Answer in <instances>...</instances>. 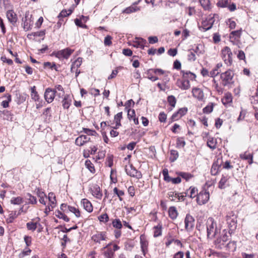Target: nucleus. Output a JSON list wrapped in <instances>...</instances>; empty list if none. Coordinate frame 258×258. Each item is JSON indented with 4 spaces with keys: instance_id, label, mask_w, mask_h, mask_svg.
Listing matches in <instances>:
<instances>
[{
    "instance_id": "1",
    "label": "nucleus",
    "mask_w": 258,
    "mask_h": 258,
    "mask_svg": "<svg viewBox=\"0 0 258 258\" xmlns=\"http://www.w3.org/2000/svg\"><path fill=\"white\" fill-rule=\"evenodd\" d=\"M234 72L231 70H228L225 72L221 74L220 79L222 85L228 86L234 83Z\"/></svg>"
},
{
    "instance_id": "2",
    "label": "nucleus",
    "mask_w": 258,
    "mask_h": 258,
    "mask_svg": "<svg viewBox=\"0 0 258 258\" xmlns=\"http://www.w3.org/2000/svg\"><path fill=\"white\" fill-rule=\"evenodd\" d=\"M221 57L225 63L230 66L232 63V53L228 46H225L221 50Z\"/></svg>"
},
{
    "instance_id": "3",
    "label": "nucleus",
    "mask_w": 258,
    "mask_h": 258,
    "mask_svg": "<svg viewBox=\"0 0 258 258\" xmlns=\"http://www.w3.org/2000/svg\"><path fill=\"white\" fill-rule=\"evenodd\" d=\"M218 19V15L217 14H210L206 19L204 20L202 23V27L205 31L210 30L213 26L215 21V18Z\"/></svg>"
},
{
    "instance_id": "4",
    "label": "nucleus",
    "mask_w": 258,
    "mask_h": 258,
    "mask_svg": "<svg viewBox=\"0 0 258 258\" xmlns=\"http://www.w3.org/2000/svg\"><path fill=\"white\" fill-rule=\"evenodd\" d=\"M207 236L208 237L210 236H214L217 231L216 223L215 222L213 218H209L207 221Z\"/></svg>"
},
{
    "instance_id": "5",
    "label": "nucleus",
    "mask_w": 258,
    "mask_h": 258,
    "mask_svg": "<svg viewBox=\"0 0 258 258\" xmlns=\"http://www.w3.org/2000/svg\"><path fill=\"white\" fill-rule=\"evenodd\" d=\"M227 223L229 228V231L233 232L237 227V216L231 213L226 217Z\"/></svg>"
},
{
    "instance_id": "6",
    "label": "nucleus",
    "mask_w": 258,
    "mask_h": 258,
    "mask_svg": "<svg viewBox=\"0 0 258 258\" xmlns=\"http://www.w3.org/2000/svg\"><path fill=\"white\" fill-rule=\"evenodd\" d=\"M73 51V50H72L69 48H67L57 52H53V55L59 59H68Z\"/></svg>"
},
{
    "instance_id": "7",
    "label": "nucleus",
    "mask_w": 258,
    "mask_h": 258,
    "mask_svg": "<svg viewBox=\"0 0 258 258\" xmlns=\"http://www.w3.org/2000/svg\"><path fill=\"white\" fill-rule=\"evenodd\" d=\"M209 192L203 190L198 194L197 198V202L200 205L205 204L209 201Z\"/></svg>"
},
{
    "instance_id": "8",
    "label": "nucleus",
    "mask_w": 258,
    "mask_h": 258,
    "mask_svg": "<svg viewBox=\"0 0 258 258\" xmlns=\"http://www.w3.org/2000/svg\"><path fill=\"white\" fill-rule=\"evenodd\" d=\"M56 93V91L55 90L50 88H46L44 95L46 101L48 103H51L54 100Z\"/></svg>"
},
{
    "instance_id": "9",
    "label": "nucleus",
    "mask_w": 258,
    "mask_h": 258,
    "mask_svg": "<svg viewBox=\"0 0 258 258\" xmlns=\"http://www.w3.org/2000/svg\"><path fill=\"white\" fill-rule=\"evenodd\" d=\"M125 171L127 175L138 179L141 178L142 176L141 172L136 170L132 165H130L128 167L126 166Z\"/></svg>"
},
{
    "instance_id": "10",
    "label": "nucleus",
    "mask_w": 258,
    "mask_h": 258,
    "mask_svg": "<svg viewBox=\"0 0 258 258\" xmlns=\"http://www.w3.org/2000/svg\"><path fill=\"white\" fill-rule=\"evenodd\" d=\"M195 219L189 214H187L185 219V228L187 230H190L192 229L194 226Z\"/></svg>"
},
{
    "instance_id": "11",
    "label": "nucleus",
    "mask_w": 258,
    "mask_h": 258,
    "mask_svg": "<svg viewBox=\"0 0 258 258\" xmlns=\"http://www.w3.org/2000/svg\"><path fill=\"white\" fill-rule=\"evenodd\" d=\"M176 84L179 88L182 90H187L190 88L189 81L187 79H178Z\"/></svg>"
},
{
    "instance_id": "12",
    "label": "nucleus",
    "mask_w": 258,
    "mask_h": 258,
    "mask_svg": "<svg viewBox=\"0 0 258 258\" xmlns=\"http://www.w3.org/2000/svg\"><path fill=\"white\" fill-rule=\"evenodd\" d=\"M107 237L105 232H97L92 236V240L96 243H100L101 240H106Z\"/></svg>"
},
{
    "instance_id": "13",
    "label": "nucleus",
    "mask_w": 258,
    "mask_h": 258,
    "mask_svg": "<svg viewBox=\"0 0 258 258\" xmlns=\"http://www.w3.org/2000/svg\"><path fill=\"white\" fill-rule=\"evenodd\" d=\"M7 17L9 21L13 25H15L17 21V15L13 10H9L7 11Z\"/></svg>"
},
{
    "instance_id": "14",
    "label": "nucleus",
    "mask_w": 258,
    "mask_h": 258,
    "mask_svg": "<svg viewBox=\"0 0 258 258\" xmlns=\"http://www.w3.org/2000/svg\"><path fill=\"white\" fill-rule=\"evenodd\" d=\"M192 93L193 96L197 98L199 100L202 101L204 99V95L202 89L199 88L192 89Z\"/></svg>"
},
{
    "instance_id": "15",
    "label": "nucleus",
    "mask_w": 258,
    "mask_h": 258,
    "mask_svg": "<svg viewBox=\"0 0 258 258\" xmlns=\"http://www.w3.org/2000/svg\"><path fill=\"white\" fill-rule=\"evenodd\" d=\"M90 140V138L86 135H81L78 137L75 141V143L77 146H83Z\"/></svg>"
},
{
    "instance_id": "16",
    "label": "nucleus",
    "mask_w": 258,
    "mask_h": 258,
    "mask_svg": "<svg viewBox=\"0 0 258 258\" xmlns=\"http://www.w3.org/2000/svg\"><path fill=\"white\" fill-rule=\"evenodd\" d=\"M72 97L70 95H65L62 101V105L64 109H69L72 104Z\"/></svg>"
},
{
    "instance_id": "17",
    "label": "nucleus",
    "mask_w": 258,
    "mask_h": 258,
    "mask_svg": "<svg viewBox=\"0 0 258 258\" xmlns=\"http://www.w3.org/2000/svg\"><path fill=\"white\" fill-rule=\"evenodd\" d=\"M228 236L226 234H224L221 237L218 238L216 242L219 245L218 246L220 248H222L223 247H224L225 242L228 240Z\"/></svg>"
},
{
    "instance_id": "18",
    "label": "nucleus",
    "mask_w": 258,
    "mask_h": 258,
    "mask_svg": "<svg viewBox=\"0 0 258 258\" xmlns=\"http://www.w3.org/2000/svg\"><path fill=\"white\" fill-rule=\"evenodd\" d=\"M81 204L83 205L84 209L88 212H91L93 211V207L91 202L86 199H84L81 201Z\"/></svg>"
},
{
    "instance_id": "19",
    "label": "nucleus",
    "mask_w": 258,
    "mask_h": 258,
    "mask_svg": "<svg viewBox=\"0 0 258 258\" xmlns=\"http://www.w3.org/2000/svg\"><path fill=\"white\" fill-rule=\"evenodd\" d=\"M31 99L35 102H39L40 98L38 92L36 91L35 86L31 87Z\"/></svg>"
},
{
    "instance_id": "20",
    "label": "nucleus",
    "mask_w": 258,
    "mask_h": 258,
    "mask_svg": "<svg viewBox=\"0 0 258 258\" xmlns=\"http://www.w3.org/2000/svg\"><path fill=\"white\" fill-rule=\"evenodd\" d=\"M110 245L111 243H109L102 248V250L107 248V250L104 252V258H114L113 251L112 249L109 248Z\"/></svg>"
},
{
    "instance_id": "21",
    "label": "nucleus",
    "mask_w": 258,
    "mask_h": 258,
    "mask_svg": "<svg viewBox=\"0 0 258 258\" xmlns=\"http://www.w3.org/2000/svg\"><path fill=\"white\" fill-rule=\"evenodd\" d=\"M92 195L96 198L100 199L102 196V193L101 192L100 188L99 186L96 185L94 186L92 188Z\"/></svg>"
},
{
    "instance_id": "22",
    "label": "nucleus",
    "mask_w": 258,
    "mask_h": 258,
    "mask_svg": "<svg viewBox=\"0 0 258 258\" xmlns=\"http://www.w3.org/2000/svg\"><path fill=\"white\" fill-rule=\"evenodd\" d=\"M222 67V63L221 62L217 63L215 68L210 72L211 77L214 78L217 76L221 72L220 69Z\"/></svg>"
},
{
    "instance_id": "23",
    "label": "nucleus",
    "mask_w": 258,
    "mask_h": 258,
    "mask_svg": "<svg viewBox=\"0 0 258 258\" xmlns=\"http://www.w3.org/2000/svg\"><path fill=\"white\" fill-rule=\"evenodd\" d=\"M140 244L143 254L145 255V251L147 249L148 241L146 240L144 236L141 235L140 236Z\"/></svg>"
},
{
    "instance_id": "24",
    "label": "nucleus",
    "mask_w": 258,
    "mask_h": 258,
    "mask_svg": "<svg viewBox=\"0 0 258 258\" xmlns=\"http://www.w3.org/2000/svg\"><path fill=\"white\" fill-rule=\"evenodd\" d=\"M217 144V139L213 137H209L207 140V146L212 150L216 149Z\"/></svg>"
},
{
    "instance_id": "25",
    "label": "nucleus",
    "mask_w": 258,
    "mask_h": 258,
    "mask_svg": "<svg viewBox=\"0 0 258 258\" xmlns=\"http://www.w3.org/2000/svg\"><path fill=\"white\" fill-rule=\"evenodd\" d=\"M222 102L224 105H227L232 102V96L230 93L225 94L224 97L222 99Z\"/></svg>"
},
{
    "instance_id": "26",
    "label": "nucleus",
    "mask_w": 258,
    "mask_h": 258,
    "mask_svg": "<svg viewBox=\"0 0 258 258\" xmlns=\"http://www.w3.org/2000/svg\"><path fill=\"white\" fill-rule=\"evenodd\" d=\"M168 214L170 218L173 220L175 219L178 216V212L175 207H170L169 208Z\"/></svg>"
},
{
    "instance_id": "27",
    "label": "nucleus",
    "mask_w": 258,
    "mask_h": 258,
    "mask_svg": "<svg viewBox=\"0 0 258 258\" xmlns=\"http://www.w3.org/2000/svg\"><path fill=\"white\" fill-rule=\"evenodd\" d=\"M82 62V58L81 57H78L74 62H73L71 71L72 72H74L75 70L77 69L81 65Z\"/></svg>"
},
{
    "instance_id": "28",
    "label": "nucleus",
    "mask_w": 258,
    "mask_h": 258,
    "mask_svg": "<svg viewBox=\"0 0 258 258\" xmlns=\"http://www.w3.org/2000/svg\"><path fill=\"white\" fill-rule=\"evenodd\" d=\"M240 157L243 160H248L249 164H251L253 162L252 155L249 153L245 152L244 154H241Z\"/></svg>"
},
{
    "instance_id": "29",
    "label": "nucleus",
    "mask_w": 258,
    "mask_h": 258,
    "mask_svg": "<svg viewBox=\"0 0 258 258\" xmlns=\"http://www.w3.org/2000/svg\"><path fill=\"white\" fill-rule=\"evenodd\" d=\"M162 226L161 223H159L157 226L154 227V236L158 237L162 234Z\"/></svg>"
},
{
    "instance_id": "30",
    "label": "nucleus",
    "mask_w": 258,
    "mask_h": 258,
    "mask_svg": "<svg viewBox=\"0 0 258 258\" xmlns=\"http://www.w3.org/2000/svg\"><path fill=\"white\" fill-rule=\"evenodd\" d=\"M183 79H190L191 80L195 79L196 76L195 74L191 73L190 72H185L182 71L181 72Z\"/></svg>"
},
{
    "instance_id": "31",
    "label": "nucleus",
    "mask_w": 258,
    "mask_h": 258,
    "mask_svg": "<svg viewBox=\"0 0 258 258\" xmlns=\"http://www.w3.org/2000/svg\"><path fill=\"white\" fill-rule=\"evenodd\" d=\"M176 174H177L178 176H180V177H182L186 181L189 180L190 178H191L193 177L192 175L188 172H177Z\"/></svg>"
},
{
    "instance_id": "32",
    "label": "nucleus",
    "mask_w": 258,
    "mask_h": 258,
    "mask_svg": "<svg viewBox=\"0 0 258 258\" xmlns=\"http://www.w3.org/2000/svg\"><path fill=\"white\" fill-rule=\"evenodd\" d=\"M228 179V178L227 176L222 175V177L219 182V187L221 189L225 188Z\"/></svg>"
},
{
    "instance_id": "33",
    "label": "nucleus",
    "mask_w": 258,
    "mask_h": 258,
    "mask_svg": "<svg viewBox=\"0 0 258 258\" xmlns=\"http://www.w3.org/2000/svg\"><path fill=\"white\" fill-rule=\"evenodd\" d=\"M139 10L140 9L138 7L135 5H133L124 10L123 13L126 14H130L139 11Z\"/></svg>"
},
{
    "instance_id": "34",
    "label": "nucleus",
    "mask_w": 258,
    "mask_h": 258,
    "mask_svg": "<svg viewBox=\"0 0 258 258\" xmlns=\"http://www.w3.org/2000/svg\"><path fill=\"white\" fill-rule=\"evenodd\" d=\"M228 250L231 251H234L236 249V244L234 241H230L227 244H225V246Z\"/></svg>"
},
{
    "instance_id": "35",
    "label": "nucleus",
    "mask_w": 258,
    "mask_h": 258,
    "mask_svg": "<svg viewBox=\"0 0 258 258\" xmlns=\"http://www.w3.org/2000/svg\"><path fill=\"white\" fill-rule=\"evenodd\" d=\"M231 0H220L217 3V5L219 7L226 8L228 7V5L230 4Z\"/></svg>"
},
{
    "instance_id": "36",
    "label": "nucleus",
    "mask_w": 258,
    "mask_h": 258,
    "mask_svg": "<svg viewBox=\"0 0 258 258\" xmlns=\"http://www.w3.org/2000/svg\"><path fill=\"white\" fill-rule=\"evenodd\" d=\"M220 168V166L218 164L216 163H213L211 169V174L214 175H216L218 173Z\"/></svg>"
},
{
    "instance_id": "37",
    "label": "nucleus",
    "mask_w": 258,
    "mask_h": 258,
    "mask_svg": "<svg viewBox=\"0 0 258 258\" xmlns=\"http://www.w3.org/2000/svg\"><path fill=\"white\" fill-rule=\"evenodd\" d=\"M37 222H29L26 224V227L28 230L34 231L37 227Z\"/></svg>"
},
{
    "instance_id": "38",
    "label": "nucleus",
    "mask_w": 258,
    "mask_h": 258,
    "mask_svg": "<svg viewBox=\"0 0 258 258\" xmlns=\"http://www.w3.org/2000/svg\"><path fill=\"white\" fill-rule=\"evenodd\" d=\"M85 166L91 173L95 172V168L93 163L90 160H86L85 163Z\"/></svg>"
},
{
    "instance_id": "39",
    "label": "nucleus",
    "mask_w": 258,
    "mask_h": 258,
    "mask_svg": "<svg viewBox=\"0 0 258 258\" xmlns=\"http://www.w3.org/2000/svg\"><path fill=\"white\" fill-rule=\"evenodd\" d=\"M241 34L240 30L233 31L230 34V38H234V40L239 38Z\"/></svg>"
},
{
    "instance_id": "40",
    "label": "nucleus",
    "mask_w": 258,
    "mask_h": 258,
    "mask_svg": "<svg viewBox=\"0 0 258 258\" xmlns=\"http://www.w3.org/2000/svg\"><path fill=\"white\" fill-rule=\"evenodd\" d=\"M202 7L206 10L210 8V0H199Z\"/></svg>"
},
{
    "instance_id": "41",
    "label": "nucleus",
    "mask_w": 258,
    "mask_h": 258,
    "mask_svg": "<svg viewBox=\"0 0 258 258\" xmlns=\"http://www.w3.org/2000/svg\"><path fill=\"white\" fill-rule=\"evenodd\" d=\"M11 203L14 205H20L23 203V198L20 197H13L11 200Z\"/></svg>"
},
{
    "instance_id": "42",
    "label": "nucleus",
    "mask_w": 258,
    "mask_h": 258,
    "mask_svg": "<svg viewBox=\"0 0 258 258\" xmlns=\"http://www.w3.org/2000/svg\"><path fill=\"white\" fill-rule=\"evenodd\" d=\"M189 190L190 191L189 197L190 198H194L195 197H198V189L195 187H190L189 188Z\"/></svg>"
},
{
    "instance_id": "43",
    "label": "nucleus",
    "mask_w": 258,
    "mask_h": 258,
    "mask_svg": "<svg viewBox=\"0 0 258 258\" xmlns=\"http://www.w3.org/2000/svg\"><path fill=\"white\" fill-rule=\"evenodd\" d=\"M122 112H118L117 114H116L114 116V121H115V123H116V125L118 126H121L120 120L122 117Z\"/></svg>"
},
{
    "instance_id": "44",
    "label": "nucleus",
    "mask_w": 258,
    "mask_h": 258,
    "mask_svg": "<svg viewBox=\"0 0 258 258\" xmlns=\"http://www.w3.org/2000/svg\"><path fill=\"white\" fill-rule=\"evenodd\" d=\"M48 199L50 203V205L55 206L56 199L54 194L53 192H49L48 195Z\"/></svg>"
},
{
    "instance_id": "45",
    "label": "nucleus",
    "mask_w": 258,
    "mask_h": 258,
    "mask_svg": "<svg viewBox=\"0 0 258 258\" xmlns=\"http://www.w3.org/2000/svg\"><path fill=\"white\" fill-rule=\"evenodd\" d=\"M68 209L69 211L73 213L77 217H79L80 216V212L78 209L70 206H68Z\"/></svg>"
},
{
    "instance_id": "46",
    "label": "nucleus",
    "mask_w": 258,
    "mask_h": 258,
    "mask_svg": "<svg viewBox=\"0 0 258 258\" xmlns=\"http://www.w3.org/2000/svg\"><path fill=\"white\" fill-rule=\"evenodd\" d=\"M5 97L7 98V100H4L2 102V105L4 108H7L9 106V102L11 101V95L8 94Z\"/></svg>"
},
{
    "instance_id": "47",
    "label": "nucleus",
    "mask_w": 258,
    "mask_h": 258,
    "mask_svg": "<svg viewBox=\"0 0 258 258\" xmlns=\"http://www.w3.org/2000/svg\"><path fill=\"white\" fill-rule=\"evenodd\" d=\"M19 214V213L17 214L16 212H12V213L10 214L9 218L7 219V223H12L14 220L17 217Z\"/></svg>"
},
{
    "instance_id": "48",
    "label": "nucleus",
    "mask_w": 258,
    "mask_h": 258,
    "mask_svg": "<svg viewBox=\"0 0 258 258\" xmlns=\"http://www.w3.org/2000/svg\"><path fill=\"white\" fill-rule=\"evenodd\" d=\"M170 155L171 156L170 157V160L172 162H174V161H175L178 157V153L176 150H171Z\"/></svg>"
},
{
    "instance_id": "49",
    "label": "nucleus",
    "mask_w": 258,
    "mask_h": 258,
    "mask_svg": "<svg viewBox=\"0 0 258 258\" xmlns=\"http://www.w3.org/2000/svg\"><path fill=\"white\" fill-rule=\"evenodd\" d=\"M112 225L114 228L118 229H120L122 227L121 222L118 219H116L112 221Z\"/></svg>"
},
{
    "instance_id": "50",
    "label": "nucleus",
    "mask_w": 258,
    "mask_h": 258,
    "mask_svg": "<svg viewBox=\"0 0 258 258\" xmlns=\"http://www.w3.org/2000/svg\"><path fill=\"white\" fill-rule=\"evenodd\" d=\"M178 193L174 191H169L167 194L168 198L172 201H175L178 197Z\"/></svg>"
},
{
    "instance_id": "51",
    "label": "nucleus",
    "mask_w": 258,
    "mask_h": 258,
    "mask_svg": "<svg viewBox=\"0 0 258 258\" xmlns=\"http://www.w3.org/2000/svg\"><path fill=\"white\" fill-rule=\"evenodd\" d=\"M114 193L119 198V200L121 201H122V197L124 195V192L122 190H119L117 187H115L113 189Z\"/></svg>"
},
{
    "instance_id": "52",
    "label": "nucleus",
    "mask_w": 258,
    "mask_h": 258,
    "mask_svg": "<svg viewBox=\"0 0 258 258\" xmlns=\"http://www.w3.org/2000/svg\"><path fill=\"white\" fill-rule=\"evenodd\" d=\"M72 13V11L71 10H62L59 14L58 17L60 19V18L61 17H67L68 16H69L70 15H71Z\"/></svg>"
},
{
    "instance_id": "53",
    "label": "nucleus",
    "mask_w": 258,
    "mask_h": 258,
    "mask_svg": "<svg viewBox=\"0 0 258 258\" xmlns=\"http://www.w3.org/2000/svg\"><path fill=\"white\" fill-rule=\"evenodd\" d=\"M169 104L172 107H174L176 103V100L174 96L171 95L168 97L167 98Z\"/></svg>"
},
{
    "instance_id": "54",
    "label": "nucleus",
    "mask_w": 258,
    "mask_h": 258,
    "mask_svg": "<svg viewBox=\"0 0 258 258\" xmlns=\"http://www.w3.org/2000/svg\"><path fill=\"white\" fill-rule=\"evenodd\" d=\"M164 179L167 182H170L172 177H170L168 175V171L167 169H164L162 171Z\"/></svg>"
},
{
    "instance_id": "55",
    "label": "nucleus",
    "mask_w": 258,
    "mask_h": 258,
    "mask_svg": "<svg viewBox=\"0 0 258 258\" xmlns=\"http://www.w3.org/2000/svg\"><path fill=\"white\" fill-rule=\"evenodd\" d=\"M56 216L59 219H62L64 221L66 222H69L70 221V219L66 216L64 214L61 212L60 211L57 212V214Z\"/></svg>"
},
{
    "instance_id": "56",
    "label": "nucleus",
    "mask_w": 258,
    "mask_h": 258,
    "mask_svg": "<svg viewBox=\"0 0 258 258\" xmlns=\"http://www.w3.org/2000/svg\"><path fill=\"white\" fill-rule=\"evenodd\" d=\"M98 219L100 222H103L104 223L107 222L109 220V217H108L107 214L106 213L101 215L98 217Z\"/></svg>"
},
{
    "instance_id": "57",
    "label": "nucleus",
    "mask_w": 258,
    "mask_h": 258,
    "mask_svg": "<svg viewBox=\"0 0 258 258\" xmlns=\"http://www.w3.org/2000/svg\"><path fill=\"white\" fill-rule=\"evenodd\" d=\"M187 59L190 61H194L196 59V56L194 52L190 51L188 52Z\"/></svg>"
},
{
    "instance_id": "58",
    "label": "nucleus",
    "mask_w": 258,
    "mask_h": 258,
    "mask_svg": "<svg viewBox=\"0 0 258 258\" xmlns=\"http://www.w3.org/2000/svg\"><path fill=\"white\" fill-rule=\"evenodd\" d=\"M27 199L29 203L32 204H35L37 203L36 199L35 197L32 196L31 194H27Z\"/></svg>"
},
{
    "instance_id": "59",
    "label": "nucleus",
    "mask_w": 258,
    "mask_h": 258,
    "mask_svg": "<svg viewBox=\"0 0 258 258\" xmlns=\"http://www.w3.org/2000/svg\"><path fill=\"white\" fill-rule=\"evenodd\" d=\"M213 109V105L212 103L210 105H207L206 107L204 108L203 109V112L205 113H211Z\"/></svg>"
},
{
    "instance_id": "60",
    "label": "nucleus",
    "mask_w": 258,
    "mask_h": 258,
    "mask_svg": "<svg viewBox=\"0 0 258 258\" xmlns=\"http://www.w3.org/2000/svg\"><path fill=\"white\" fill-rule=\"evenodd\" d=\"M28 16V15H26L25 17V20L24 21V24H24V26H23L24 29H27V30H28L29 28L30 27V26L31 25L30 24V21L29 22H28V21L27 20Z\"/></svg>"
},
{
    "instance_id": "61",
    "label": "nucleus",
    "mask_w": 258,
    "mask_h": 258,
    "mask_svg": "<svg viewBox=\"0 0 258 258\" xmlns=\"http://www.w3.org/2000/svg\"><path fill=\"white\" fill-rule=\"evenodd\" d=\"M111 39H112V37L110 36L107 35V36H106L105 37L104 41L105 45H106V46L110 45L112 43Z\"/></svg>"
},
{
    "instance_id": "62",
    "label": "nucleus",
    "mask_w": 258,
    "mask_h": 258,
    "mask_svg": "<svg viewBox=\"0 0 258 258\" xmlns=\"http://www.w3.org/2000/svg\"><path fill=\"white\" fill-rule=\"evenodd\" d=\"M151 72H152V70H149L148 71V72L147 73V75H148V77H147L148 78L153 82H154V81L158 80V77H154L151 75Z\"/></svg>"
},
{
    "instance_id": "63",
    "label": "nucleus",
    "mask_w": 258,
    "mask_h": 258,
    "mask_svg": "<svg viewBox=\"0 0 258 258\" xmlns=\"http://www.w3.org/2000/svg\"><path fill=\"white\" fill-rule=\"evenodd\" d=\"M158 117H159V120L160 122H164L166 121L167 115L165 113L161 112V113H160Z\"/></svg>"
},
{
    "instance_id": "64",
    "label": "nucleus",
    "mask_w": 258,
    "mask_h": 258,
    "mask_svg": "<svg viewBox=\"0 0 258 258\" xmlns=\"http://www.w3.org/2000/svg\"><path fill=\"white\" fill-rule=\"evenodd\" d=\"M177 53V50L176 48H170L167 51L168 54L171 56H175Z\"/></svg>"
}]
</instances>
